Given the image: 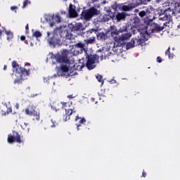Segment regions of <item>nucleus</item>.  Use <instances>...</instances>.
Masks as SVG:
<instances>
[{
    "instance_id": "obj_1",
    "label": "nucleus",
    "mask_w": 180,
    "mask_h": 180,
    "mask_svg": "<svg viewBox=\"0 0 180 180\" xmlns=\"http://www.w3.org/2000/svg\"><path fill=\"white\" fill-rule=\"evenodd\" d=\"M71 49L69 50V59H68V76L72 77L77 75V70L81 71L82 68H87L89 70H91L96 68V63H98L100 57L101 59L103 58L104 52L99 49L97 53H101V54L97 55H89L86 54V62L82 60H79V63H77L76 61H78V57L74 54H79V49L75 48V46L70 47Z\"/></svg>"
},
{
    "instance_id": "obj_2",
    "label": "nucleus",
    "mask_w": 180,
    "mask_h": 180,
    "mask_svg": "<svg viewBox=\"0 0 180 180\" xmlns=\"http://www.w3.org/2000/svg\"><path fill=\"white\" fill-rule=\"evenodd\" d=\"M57 63L60 64V70L58 72L59 77L68 78V51L66 49L62 51L60 55L56 56Z\"/></svg>"
},
{
    "instance_id": "obj_3",
    "label": "nucleus",
    "mask_w": 180,
    "mask_h": 180,
    "mask_svg": "<svg viewBox=\"0 0 180 180\" xmlns=\"http://www.w3.org/2000/svg\"><path fill=\"white\" fill-rule=\"evenodd\" d=\"M95 44V37H93L92 38L88 39H84V43H81L79 42L77 44H73V45H69V47L71 46H75V48L78 49L79 51V53H82L84 51L85 53V56H86V54H88V53H86V49H85V46H88L89 44Z\"/></svg>"
},
{
    "instance_id": "obj_4",
    "label": "nucleus",
    "mask_w": 180,
    "mask_h": 180,
    "mask_svg": "<svg viewBox=\"0 0 180 180\" xmlns=\"http://www.w3.org/2000/svg\"><path fill=\"white\" fill-rule=\"evenodd\" d=\"M99 11L94 7H91L89 9L84 10L82 12L81 18L86 21H90L95 15H98Z\"/></svg>"
},
{
    "instance_id": "obj_5",
    "label": "nucleus",
    "mask_w": 180,
    "mask_h": 180,
    "mask_svg": "<svg viewBox=\"0 0 180 180\" xmlns=\"http://www.w3.org/2000/svg\"><path fill=\"white\" fill-rule=\"evenodd\" d=\"M25 112L29 116H34L36 117V120H40V113L36 111V107L34 105H28L27 108L25 109Z\"/></svg>"
},
{
    "instance_id": "obj_6",
    "label": "nucleus",
    "mask_w": 180,
    "mask_h": 180,
    "mask_svg": "<svg viewBox=\"0 0 180 180\" xmlns=\"http://www.w3.org/2000/svg\"><path fill=\"white\" fill-rule=\"evenodd\" d=\"M145 40L141 39L138 37V38H133L130 42H128L126 45L127 49H129L136 46H143Z\"/></svg>"
},
{
    "instance_id": "obj_7",
    "label": "nucleus",
    "mask_w": 180,
    "mask_h": 180,
    "mask_svg": "<svg viewBox=\"0 0 180 180\" xmlns=\"http://www.w3.org/2000/svg\"><path fill=\"white\" fill-rule=\"evenodd\" d=\"M57 30H58V29L54 30L53 33V37H50L51 34L49 32H47L48 42L49 43V44H51L52 46H55V44H58V43H60V38H58L56 34Z\"/></svg>"
},
{
    "instance_id": "obj_8",
    "label": "nucleus",
    "mask_w": 180,
    "mask_h": 180,
    "mask_svg": "<svg viewBox=\"0 0 180 180\" xmlns=\"http://www.w3.org/2000/svg\"><path fill=\"white\" fill-rule=\"evenodd\" d=\"M22 143V140L20 139V136L19 134L15 131H13V134H9L8 136V143L12 144L13 143Z\"/></svg>"
},
{
    "instance_id": "obj_9",
    "label": "nucleus",
    "mask_w": 180,
    "mask_h": 180,
    "mask_svg": "<svg viewBox=\"0 0 180 180\" xmlns=\"http://www.w3.org/2000/svg\"><path fill=\"white\" fill-rule=\"evenodd\" d=\"M131 34L129 32L122 34L121 36H116L114 37L115 41L117 44V46H121L122 45V41L124 40H127L131 37Z\"/></svg>"
},
{
    "instance_id": "obj_10",
    "label": "nucleus",
    "mask_w": 180,
    "mask_h": 180,
    "mask_svg": "<svg viewBox=\"0 0 180 180\" xmlns=\"http://www.w3.org/2000/svg\"><path fill=\"white\" fill-rule=\"evenodd\" d=\"M82 23L81 22H72L68 25V27L71 30L72 32H78L82 30Z\"/></svg>"
},
{
    "instance_id": "obj_11",
    "label": "nucleus",
    "mask_w": 180,
    "mask_h": 180,
    "mask_svg": "<svg viewBox=\"0 0 180 180\" xmlns=\"http://www.w3.org/2000/svg\"><path fill=\"white\" fill-rule=\"evenodd\" d=\"M171 13L172 14L174 13L170 8L165 11V13L160 15L159 19L162 21H165L171 18Z\"/></svg>"
},
{
    "instance_id": "obj_12",
    "label": "nucleus",
    "mask_w": 180,
    "mask_h": 180,
    "mask_svg": "<svg viewBox=\"0 0 180 180\" xmlns=\"http://www.w3.org/2000/svg\"><path fill=\"white\" fill-rule=\"evenodd\" d=\"M75 6L72 4H70L69 6V18H77L78 17V13H77V11H75Z\"/></svg>"
},
{
    "instance_id": "obj_13",
    "label": "nucleus",
    "mask_w": 180,
    "mask_h": 180,
    "mask_svg": "<svg viewBox=\"0 0 180 180\" xmlns=\"http://www.w3.org/2000/svg\"><path fill=\"white\" fill-rule=\"evenodd\" d=\"M61 22V17L58 15H53L51 17L50 27H53L56 23H60Z\"/></svg>"
},
{
    "instance_id": "obj_14",
    "label": "nucleus",
    "mask_w": 180,
    "mask_h": 180,
    "mask_svg": "<svg viewBox=\"0 0 180 180\" xmlns=\"http://www.w3.org/2000/svg\"><path fill=\"white\" fill-rule=\"evenodd\" d=\"M12 67H13L14 71H15L17 72V74L19 75V77H21L20 74H22V72H23V70H22V68H20V66H19V64H18V62L13 61Z\"/></svg>"
},
{
    "instance_id": "obj_15",
    "label": "nucleus",
    "mask_w": 180,
    "mask_h": 180,
    "mask_svg": "<svg viewBox=\"0 0 180 180\" xmlns=\"http://www.w3.org/2000/svg\"><path fill=\"white\" fill-rule=\"evenodd\" d=\"M59 30H60V37H67L68 36V27L60 26Z\"/></svg>"
},
{
    "instance_id": "obj_16",
    "label": "nucleus",
    "mask_w": 180,
    "mask_h": 180,
    "mask_svg": "<svg viewBox=\"0 0 180 180\" xmlns=\"http://www.w3.org/2000/svg\"><path fill=\"white\" fill-rule=\"evenodd\" d=\"M167 26V22H165L163 24V26H160V25L157 24V23H154L153 25V30L157 31V32H160L161 31H162L165 28V27Z\"/></svg>"
},
{
    "instance_id": "obj_17",
    "label": "nucleus",
    "mask_w": 180,
    "mask_h": 180,
    "mask_svg": "<svg viewBox=\"0 0 180 180\" xmlns=\"http://www.w3.org/2000/svg\"><path fill=\"white\" fill-rule=\"evenodd\" d=\"M96 36H97V39L99 41H102L108 39V36L107 35L106 33H104V32H100L99 34H96Z\"/></svg>"
},
{
    "instance_id": "obj_18",
    "label": "nucleus",
    "mask_w": 180,
    "mask_h": 180,
    "mask_svg": "<svg viewBox=\"0 0 180 180\" xmlns=\"http://www.w3.org/2000/svg\"><path fill=\"white\" fill-rule=\"evenodd\" d=\"M79 119L80 120L79 121V124H77V127L78 130L79 129V127H81L82 124H85V122H86V120H85V118L79 117L78 116L76 117L75 120L77 121Z\"/></svg>"
},
{
    "instance_id": "obj_19",
    "label": "nucleus",
    "mask_w": 180,
    "mask_h": 180,
    "mask_svg": "<svg viewBox=\"0 0 180 180\" xmlns=\"http://www.w3.org/2000/svg\"><path fill=\"white\" fill-rule=\"evenodd\" d=\"M110 30H111V33H110V34H111L112 37H113L114 34L117 35V34H120V33H119V30H117L116 29V27L114 26V25H112V26L110 27Z\"/></svg>"
},
{
    "instance_id": "obj_20",
    "label": "nucleus",
    "mask_w": 180,
    "mask_h": 180,
    "mask_svg": "<svg viewBox=\"0 0 180 180\" xmlns=\"http://www.w3.org/2000/svg\"><path fill=\"white\" fill-rule=\"evenodd\" d=\"M126 18V15L124 13H118L116 18L118 21H120L121 20H124Z\"/></svg>"
},
{
    "instance_id": "obj_21",
    "label": "nucleus",
    "mask_w": 180,
    "mask_h": 180,
    "mask_svg": "<svg viewBox=\"0 0 180 180\" xmlns=\"http://www.w3.org/2000/svg\"><path fill=\"white\" fill-rule=\"evenodd\" d=\"M171 48L169 47L168 49L165 51V56H168V58L169 59L174 58V54L170 53Z\"/></svg>"
},
{
    "instance_id": "obj_22",
    "label": "nucleus",
    "mask_w": 180,
    "mask_h": 180,
    "mask_svg": "<svg viewBox=\"0 0 180 180\" xmlns=\"http://www.w3.org/2000/svg\"><path fill=\"white\" fill-rule=\"evenodd\" d=\"M96 2H99L98 8L100 7V5L101 6L106 4V1L103 0H91V3H96Z\"/></svg>"
},
{
    "instance_id": "obj_23",
    "label": "nucleus",
    "mask_w": 180,
    "mask_h": 180,
    "mask_svg": "<svg viewBox=\"0 0 180 180\" xmlns=\"http://www.w3.org/2000/svg\"><path fill=\"white\" fill-rule=\"evenodd\" d=\"M111 19V16L110 15H104L102 20L103 22H108Z\"/></svg>"
},
{
    "instance_id": "obj_24",
    "label": "nucleus",
    "mask_w": 180,
    "mask_h": 180,
    "mask_svg": "<svg viewBox=\"0 0 180 180\" xmlns=\"http://www.w3.org/2000/svg\"><path fill=\"white\" fill-rule=\"evenodd\" d=\"M94 32H96V30H95V29H91V30H90L86 31V36H87V37H89V36H91V34H92V33H94Z\"/></svg>"
},
{
    "instance_id": "obj_25",
    "label": "nucleus",
    "mask_w": 180,
    "mask_h": 180,
    "mask_svg": "<svg viewBox=\"0 0 180 180\" xmlns=\"http://www.w3.org/2000/svg\"><path fill=\"white\" fill-rule=\"evenodd\" d=\"M118 32H119V34L127 32V26H123L122 27L120 28Z\"/></svg>"
},
{
    "instance_id": "obj_26",
    "label": "nucleus",
    "mask_w": 180,
    "mask_h": 180,
    "mask_svg": "<svg viewBox=\"0 0 180 180\" xmlns=\"http://www.w3.org/2000/svg\"><path fill=\"white\" fill-rule=\"evenodd\" d=\"M33 37H36L37 39L39 37H41V32H39V31H36L34 34H33Z\"/></svg>"
},
{
    "instance_id": "obj_27",
    "label": "nucleus",
    "mask_w": 180,
    "mask_h": 180,
    "mask_svg": "<svg viewBox=\"0 0 180 180\" xmlns=\"http://www.w3.org/2000/svg\"><path fill=\"white\" fill-rule=\"evenodd\" d=\"M96 79L99 82L102 83V84H103L104 81L103 80V77L101 75H97Z\"/></svg>"
},
{
    "instance_id": "obj_28",
    "label": "nucleus",
    "mask_w": 180,
    "mask_h": 180,
    "mask_svg": "<svg viewBox=\"0 0 180 180\" xmlns=\"http://www.w3.org/2000/svg\"><path fill=\"white\" fill-rule=\"evenodd\" d=\"M28 5H30V1L29 0H25L24 2H23V6H22V9H25V8H26L27 6Z\"/></svg>"
},
{
    "instance_id": "obj_29",
    "label": "nucleus",
    "mask_w": 180,
    "mask_h": 180,
    "mask_svg": "<svg viewBox=\"0 0 180 180\" xmlns=\"http://www.w3.org/2000/svg\"><path fill=\"white\" fill-rule=\"evenodd\" d=\"M139 16L141 17H143L146 15V13L144 11H141L139 13Z\"/></svg>"
},
{
    "instance_id": "obj_30",
    "label": "nucleus",
    "mask_w": 180,
    "mask_h": 180,
    "mask_svg": "<svg viewBox=\"0 0 180 180\" xmlns=\"http://www.w3.org/2000/svg\"><path fill=\"white\" fill-rule=\"evenodd\" d=\"M7 40H11V39L13 38V34L11 32L9 35H7Z\"/></svg>"
},
{
    "instance_id": "obj_31",
    "label": "nucleus",
    "mask_w": 180,
    "mask_h": 180,
    "mask_svg": "<svg viewBox=\"0 0 180 180\" xmlns=\"http://www.w3.org/2000/svg\"><path fill=\"white\" fill-rule=\"evenodd\" d=\"M77 96V95H74V94H71L68 96L69 99H72L74 98H75Z\"/></svg>"
},
{
    "instance_id": "obj_32",
    "label": "nucleus",
    "mask_w": 180,
    "mask_h": 180,
    "mask_svg": "<svg viewBox=\"0 0 180 180\" xmlns=\"http://www.w3.org/2000/svg\"><path fill=\"white\" fill-rule=\"evenodd\" d=\"M91 102L94 103L96 104L98 102L96 101V98H91Z\"/></svg>"
},
{
    "instance_id": "obj_33",
    "label": "nucleus",
    "mask_w": 180,
    "mask_h": 180,
    "mask_svg": "<svg viewBox=\"0 0 180 180\" xmlns=\"http://www.w3.org/2000/svg\"><path fill=\"white\" fill-rule=\"evenodd\" d=\"M5 33H6V34L7 36H9L10 34H11L12 32H11V31H8V30H5Z\"/></svg>"
},
{
    "instance_id": "obj_34",
    "label": "nucleus",
    "mask_w": 180,
    "mask_h": 180,
    "mask_svg": "<svg viewBox=\"0 0 180 180\" xmlns=\"http://www.w3.org/2000/svg\"><path fill=\"white\" fill-rule=\"evenodd\" d=\"M157 62L159 63H160L162 62V58L160 56H158L157 58Z\"/></svg>"
},
{
    "instance_id": "obj_35",
    "label": "nucleus",
    "mask_w": 180,
    "mask_h": 180,
    "mask_svg": "<svg viewBox=\"0 0 180 180\" xmlns=\"http://www.w3.org/2000/svg\"><path fill=\"white\" fill-rule=\"evenodd\" d=\"M11 11H16V9H18V6H11Z\"/></svg>"
},
{
    "instance_id": "obj_36",
    "label": "nucleus",
    "mask_w": 180,
    "mask_h": 180,
    "mask_svg": "<svg viewBox=\"0 0 180 180\" xmlns=\"http://www.w3.org/2000/svg\"><path fill=\"white\" fill-rule=\"evenodd\" d=\"M146 172L143 170V172H142V177H143V178H146Z\"/></svg>"
},
{
    "instance_id": "obj_37",
    "label": "nucleus",
    "mask_w": 180,
    "mask_h": 180,
    "mask_svg": "<svg viewBox=\"0 0 180 180\" xmlns=\"http://www.w3.org/2000/svg\"><path fill=\"white\" fill-rule=\"evenodd\" d=\"M25 39H26V37H25V36H21V37H20V40H21L22 41H25Z\"/></svg>"
},
{
    "instance_id": "obj_38",
    "label": "nucleus",
    "mask_w": 180,
    "mask_h": 180,
    "mask_svg": "<svg viewBox=\"0 0 180 180\" xmlns=\"http://www.w3.org/2000/svg\"><path fill=\"white\" fill-rule=\"evenodd\" d=\"M18 82H20V79H15L14 80V84H18Z\"/></svg>"
},
{
    "instance_id": "obj_39",
    "label": "nucleus",
    "mask_w": 180,
    "mask_h": 180,
    "mask_svg": "<svg viewBox=\"0 0 180 180\" xmlns=\"http://www.w3.org/2000/svg\"><path fill=\"white\" fill-rule=\"evenodd\" d=\"M63 108H67V103H62Z\"/></svg>"
},
{
    "instance_id": "obj_40",
    "label": "nucleus",
    "mask_w": 180,
    "mask_h": 180,
    "mask_svg": "<svg viewBox=\"0 0 180 180\" xmlns=\"http://www.w3.org/2000/svg\"><path fill=\"white\" fill-rule=\"evenodd\" d=\"M25 30H29V24H27V25L25 26Z\"/></svg>"
},
{
    "instance_id": "obj_41",
    "label": "nucleus",
    "mask_w": 180,
    "mask_h": 180,
    "mask_svg": "<svg viewBox=\"0 0 180 180\" xmlns=\"http://www.w3.org/2000/svg\"><path fill=\"white\" fill-rule=\"evenodd\" d=\"M71 112H70V110L68 111V112L70 113V115H72V109H70Z\"/></svg>"
},
{
    "instance_id": "obj_42",
    "label": "nucleus",
    "mask_w": 180,
    "mask_h": 180,
    "mask_svg": "<svg viewBox=\"0 0 180 180\" xmlns=\"http://www.w3.org/2000/svg\"><path fill=\"white\" fill-rule=\"evenodd\" d=\"M65 116V122H67V112H66V115Z\"/></svg>"
},
{
    "instance_id": "obj_43",
    "label": "nucleus",
    "mask_w": 180,
    "mask_h": 180,
    "mask_svg": "<svg viewBox=\"0 0 180 180\" xmlns=\"http://www.w3.org/2000/svg\"><path fill=\"white\" fill-rule=\"evenodd\" d=\"M0 36H2V30H0Z\"/></svg>"
},
{
    "instance_id": "obj_44",
    "label": "nucleus",
    "mask_w": 180,
    "mask_h": 180,
    "mask_svg": "<svg viewBox=\"0 0 180 180\" xmlns=\"http://www.w3.org/2000/svg\"><path fill=\"white\" fill-rule=\"evenodd\" d=\"M144 32H145L146 34H148L147 30H144Z\"/></svg>"
},
{
    "instance_id": "obj_45",
    "label": "nucleus",
    "mask_w": 180,
    "mask_h": 180,
    "mask_svg": "<svg viewBox=\"0 0 180 180\" xmlns=\"http://www.w3.org/2000/svg\"><path fill=\"white\" fill-rule=\"evenodd\" d=\"M24 126H27V124H26V123H24Z\"/></svg>"
},
{
    "instance_id": "obj_46",
    "label": "nucleus",
    "mask_w": 180,
    "mask_h": 180,
    "mask_svg": "<svg viewBox=\"0 0 180 180\" xmlns=\"http://www.w3.org/2000/svg\"><path fill=\"white\" fill-rule=\"evenodd\" d=\"M6 66H4V70H6Z\"/></svg>"
},
{
    "instance_id": "obj_47",
    "label": "nucleus",
    "mask_w": 180,
    "mask_h": 180,
    "mask_svg": "<svg viewBox=\"0 0 180 180\" xmlns=\"http://www.w3.org/2000/svg\"><path fill=\"white\" fill-rule=\"evenodd\" d=\"M17 108H19V105L18 104H17Z\"/></svg>"
},
{
    "instance_id": "obj_48",
    "label": "nucleus",
    "mask_w": 180,
    "mask_h": 180,
    "mask_svg": "<svg viewBox=\"0 0 180 180\" xmlns=\"http://www.w3.org/2000/svg\"><path fill=\"white\" fill-rule=\"evenodd\" d=\"M70 104L72 105V101L70 102Z\"/></svg>"
},
{
    "instance_id": "obj_49",
    "label": "nucleus",
    "mask_w": 180,
    "mask_h": 180,
    "mask_svg": "<svg viewBox=\"0 0 180 180\" xmlns=\"http://www.w3.org/2000/svg\"><path fill=\"white\" fill-rule=\"evenodd\" d=\"M10 112H12V109H10Z\"/></svg>"
},
{
    "instance_id": "obj_50",
    "label": "nucleus",
    "mask_w": 180,
    "mask_h": 180,
    "mask_svg": "<svg viewBox=\"0 0 180 180\" xmlns=\"http://www.w3.org/2000/svg\"><path fill=\"white\" fill-rule=\"evenodd\" d=\"M51 127H54V125H52Z\"/></svg>"
},
{
    "instance_id": "obj_51",
    "label": "nucleus",
    "mask_w": 180,
    "mask_h": 180,
    "mask_svg": "<svg viewBox=\"0 0 180 180\" xmlns=\"http://www.w3.org/2000/svg\"><path fill=\"white\" fill-rule=\"evenodd\" d=\"M64 1H67V0H64Z\"/></svg>"
}]
</instances>
